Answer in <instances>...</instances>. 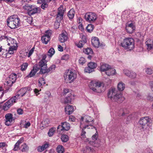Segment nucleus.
Returning a JSON list of instances; mask_svg holds the SVG:
<instances>
[{"label": "nucleus", "instance_id": "53", "mask_svg": "<svg viewBox=\"0 0 153 153\" xmlns=\"http://www.w3.org/2000/svg\"><path fill=\"white\" fill-rule=\"evenodd\" d=\"M145 72L146 74H151L152 73V70L150 68H147L145 69Z\"/></svg>", "mask_w": 153, "mask_h": 153}, {"label": "nucleus", "instance_id": "63", "mask_svg": "<svg viewBox=\"0 0 153 153\" xmlns=\"http://www.w3.org/2000/svg\"><path fill=\"white\" fill-rule=\"evenodd\" d=\"M61 60H62L66 61L67 60V55L66 54L63 55L61 57Z\"/></svg>", "mask_w": 153, "mask_h": 153}, {"label": "nucleus", "instance_id": "44", "mask_svg": "<svg viewBox=\"0 0 153 153\" xmlns=\"http://www.w3.org/2000/svg\"><path fill=\"white\" fill-rule=\"evenodd\" d=\"M28 66V64L27 63L25 62L23 63L21 66V70L22 71H23L25 70Z\"/></svg>", "mask_w": 153, "mask_h": 153}, {"label": "nucleus", "instance_id": "58", "mask_svg": "<svg viewBox=\"0 0 153 153\" xmlns=\"http://www.w3.org/2000/svg\"><path fill=\"white\" fill-rule=\"evenodd\" d=\"M31 0H22L21 1V3L22 5H25V4H27Z\"/></svg>", "mask_w": 153, "mask_h": 153}, {"label": "nucleus", "instance_id": "40", "mask_svg": "<svg viewBox=\"0 0 153 153\" xmlns=\"http://www.w3.org/2000/svg\"><path fill=\"white\" fill-rule=\"evenodd\" d=\"M88 66L91 68L92 70L94 71V69L96 68L97 66V64L94 62H90L88 63Z\"/></svg>", "mask_w": 153, "mask_h": 153}, {"label": "nucleus", "instance_id": "59", "mask_svg": "<svg viewBox=\"0 0 153 153\" xmlns=\"http://www.w3.org/2000/svg\"><path fill=\"white\" fill-rule=\"evenodd\" d=\"M149 84L151 91L153 92V81L149 82Z\"/></svg>", "mask_w": 153, "mask_h": 153}, {"label": "nucleus", "instance_id": "33", "mask_svg": "<svg viewBox=\"0 0 153 153\" xmlns=\"http://www.w3.org/2000/svg\"><path fill=\"white\" fill-rule=\"evenodd\" d=\"M75 13V11L73 9H71L68 11V16L70 19H72L74 18Z\"/></svg>", "mask_w": 153, "mask_h": 153}, {"label": "nucleus", "instance_id": "14", "mask_svg": "<svg viewBox=\"0 0 153 153\" xmlns=\"http://www.w3.org/2000/svg\"><path fill=\"white\" fill-rule=\"evenodd\" d=\"M68 76L69 83L72 82L77 77V74L76 71L74 70H68Z\"/></svg>", "mask_w": 153, "mask_h": 153}, {"label": "nucleus", "instance_id": "5", "mask_svg": "<svg viewBox=\"0 0 153 153\" xmlns=\"http://www.w3.org/2000/svg\"><path fill=\"white\" fill-rule=\"evenodd\" d=\"M64 10L62 7H60L58 8V13L56 18V20L54 24V27L57 29L59 27L60 21L63 18Z\"/></svg>", "mask_w": 153, "mask_h": 153}, {"label": "nucleus", "instance_id": "57", "mask_svg": "<svg viewBox=\"0 0 153 153\" xmlns=\"http://www.w3.org/2000/svg\"><path fill=\"white\" fill-rule=\"evenodd\" d=\"M147 99L148 101H153V96L150 94H149L147 97Z\"/></svg>", "mask_w": 153, "mask_h": 153}, {"label": "nucleus", "instance_id": "35", "mask_svg": "<svg viewBox=\"0 0 153 153\" xmlns=\"http://www.w3.org/2000/svg\"><path fill=\"white\" fill-rule=\"evenodd\" d=\"M67 40V36L65 35L64 33H62L61 36L59 38V40L61 42H65Z\"/></svg>", "mask_w": 153, "mask_h": 153}, {"label": "nucleus", "instance_id": "47", "mask_svg": "<svg viewBox=\"0 0 153 153\" xmlns=\"http://www.w3.org/2000/svg\"><path fill=\"white\" fill-rule=\"evenodd\" d=\"M135 27H126V30L127 31L130 33H131L134 31V30H135Z\"/></svg>", "mask_w": 153, "mask_h": 153}, {"label": "nucleus", "instance_id": "19", "mask_svg": "<svg viewBox=\"0 0 153 153\" xmlns=\"http://www.w3.org/2000/svg\"><path fill=\"white\" fill-rule=\"evenodd\" d=\"M67 122H62L61 125H59L57 128V132L60 133L61 131H67Z\"/></svg>", "mask_w": 153, "mask_h": 153}, {"label": "nucleus", "instance_id": "32", "mask_svg": "<svg viewBox=\"0 0 153 153\" xmlns=\"http://www.w3.org/2000/svg\"><path fill=\"white\" fill-rule=\"evenodd\" d=\"M56 150L58 153H64L65 152L63 147L61 145H58L56 148Z\"/></svg>", "mask_w": 153, "mask_h": 153}, {"label": "nucleus", "instance_id": "17", "mask_svg": "<svg viewBox=\"0 0 153 153\" xmlns=\"http://www.w3.org/2000/svg\"><path fill=\"white\" fill-rule=\"evenodd\" d=\"M40 9L38 7H36L35 5H31L30 10L28 12V14L31 16L39 12H40Z\"/></svg>", "mask_w": 153, "mask_h": 153}, {"label": "nucleus", "instance_id": "52", "mask_svg": "<svg viewBox=\"0 0 153 153\" xmlns=\"http://www.w3.org/2000/svg\"><path fill=\"white\" fill-rule=\"evenodd\" d=\"M67 136L63 134L62 135L61 139L62 142H67Z\"/></svg>", "mask_w": 153, "mask_h": 153}, {"label": "nucleus", "instance_id": "11", "mask_svg": "<svg viewBox=\"0 0 153 153\" xmlns=\"http://www.w3.org/2000/svg\"><path fill=\"white\" fill-rule=\"evenodd\" d=\"M151 120V119L149 117H144L140 118L138 123L142 126V128L143 129L145 126H148L150 124Z\"/></svg>", "mask_w": 153, "mask_h": 153}, {"label": "nucleus", "instance_id": "50", "mask_svg": "<svg viewBox=\"0 0 153 153\" xmlns=\"http://www.w3.org/2000/svg\"><path fill=\"white\" fill-rule=\"evenodd\" d=\"M93 71H94V70H92V69L88 66V67H86L84 69V71L86 73H90Z\"/></svg>", "mask_w": 153, "mask_h": 153}, {"label": "nucleus", "instance_id": "45", "mask_svg": "<svg viewBox=\"0 0 153 153\" xmlns=\"http://www.w3.org/2000/svg\"><path fill=\"white\" fill-rule=\"evenodd\" d=\"M45 79L43 78H40L39 80V85L41 86L45 84Z\"/></svg>", "mask_w": 153, "mask_h": 153}, {"label": "nucleus", "instance_id": "41", "mask_svg": "<svg viewBox=\"0 0 153 153\" xmlns=\"http://www.w3.org/2000/svg\"><path fill=\"white\" fill-rule=\"evenodd\" d=\"M94 29L93 25L92 24H89L86 27L87 31L89 33H91Z\"/></svg>", "mask_w": 153, "mask_h": 153}, {"label": "nucleus", "instance_id": "26", "mask_svg": "<svg viewBox=\"0 0 153 153\" xmlns=\"http://www.w3.org/2000/svg\"><path fill=\"white\" fill-rule=\"evenodd\" d=\"M75 97V96L73 92L70 93L68 89V103H71Z\"/></svg>", "mask_w": 153, "mask_h": 153}, {"label": "nucleus", "instance_id": "12", "mask_svg": "<svg viewBox=\"0 0 153 153\" xmlns=\"http://www.w3.org/2000/svg\"><path fill=\"white\" fill-rule=\"evenodd\" d=\"M51 34V30H48L45 32V34L41 37L42 41L44 44L46 45L48 43L50 40Z\"/></svg>", "mask_w": 153, "mask_h": 153}, {"label": "nucleus", "instance_id": "49", "mask_svg": "<svg viewBox=\"0 0 153 153\" xmlns=\"http://www.w3.org/2000/svg\"><path fill=\"white\" fill-rule=\"evenodd\" d=\"M79 63L82 65H83L86 62V60L83 57H80L79 59Z\"/></svg>", "mask_w": 153, "mask_h": 153}, {"label": "nucleus", "instance_id": "1", "mask_svg": "<svg viewBox=\"0 0 153 153\" xmlns=\"http://www.w3.org/2000/svg\"><path fill=\"white\" fill-rule=\"evenodd\" d=\"M108 97L112 101L118 103L122 102L125 100V97L121 94H117L115 88L109 90L108 93Z\"/></svg>", "mask_w": 153, "mask_h": 153}, {"label": "nucleus", "instance_id": "55", "mask_svg": "<svg viewBox=\"0 0 153 153\" xmlns=\"http://www.w3.org/2000/svg\"><path fill=\"white\" fill-rule=\"evenodd\" d=\"M75 120V118L74 117L73 115L70 116L69 117L68 121L70 122H74Z\"/></svg>", "mask_w": 153, "mask_h": 153}, {"label": "nucleus", "instance_id": "22", "mask_svg": "<svg viewBox=\"0 0 153 153\" xmlns=\"http://www.w3.org/2000/svg\"><path fill=\"white\" fill-rule=\"evenodd\" d=\"M91 42L93 46L95 47L98 48L100 46L99 39L97 37H92L91 39Z\"/></svg>", "mask_w": 153, "mask_h": 153}, {"label": "nucleus", "instance_id": "6", "mask_svg": "<svg viewBox=\"0 0 153 153\" xmlns=\"http://www.w3.org/2000/svg\"><path fill=\"white\" fill-rule=\"evenodd\" d=\"M40 64L41 68L38 74H48L49 72H52L54 71L56 68V66L54 65H51L48 68H47V64H45L44 63Z\"/></svg>", "mask_w": 153, "mask_h": 153}, {"label": "nucleus", "instance_id": "10", "mask_svg": "<svg viewBox=\"0 0 153 153\" xmlns=\"http://www.w3.org/2000/svg\"><path fill=\"white\" fill-rule=\"evenodd\" d=\"M97 15L94 13L89 12L87 13L85 16V20L88 22L92 23L94 22L97 19Z\"/></svg>", "mask_w": 153, "mask_h": 153}, {"label": "nucleus", "instance_id": "16", "mask_svg": "<svg viewBox=\"0 0 153 153\" xmlns=\"http://www.w3.org/2000/svg\"><path fill=\"white\" fill-rule=\"evenodd\" d=\"M1 38L7 41L8 42L7 45L9 46H11L13 45H17L16 40L10 37H8L6 36H2Z\"/></svg>", "mask_w": 153, "mask_h": 153}, {"label": "nucleus", "instance_id": "54", "mask_svg": "<svg viewBox=\"0 0 153 153\" xmlns=\"http://www.w3.org/2000/svg\"><path fill=\"white\" fill-rule=\"evenodd\" d=\"M32 18L31 17H29L26 19V21L29 24H31L32 22Z\"/></svg>", "mask_w": 153, "mask_h": 153}, {"label": "nucleus", "instance_id": "28", "mask_svg": "<svg viewBox=\"0 0 153 153\" xmlns=\"http://www.w3.org/2000/svg\"><path fill=\"white\" fill-rule=\"evenodd\" d=\"M93 149L91 147L86 146L82 149L81 152L83 153H93Z\"/></svg>", "mask_w": 153, "mask_h": 153}, {"label": "nucleus", "instance_id": "36", "mask_svg": "<svg viewBox=\"0 0 153 153\" xmlns=\"http://www.w3.org/2000/svg\"><path fill=\"white\" fill-rule=\"evenodd\" d=\"M20 149L22 152H25L28 150L29 147L25 143H24L21 145Z\"/></svg>", "mask_w": 153, "mask_h": 153}, {"label": "nucleus", "instance_id": "38", "mask_svg": "<svg viewBox=\"0 0 153 153\" xmlns=\"http://www.w3.org/2000/svg\"><path fill=\"white\" fill-rule=\"evenodd\" d=\"M55 53V51L54 48H51L48 51V56L49 58H51Z\"/></svg>", "mask_w": 153, "mask_h": 153}, {"label": "nucleus", "instance_id": "8", "mask_svg": "<svg viewBox=\"0 0 153 153\" xmlns=\"http://www.w3.org/2000/svg\"><path fill=\"white\" fill-rule=\"evenodd\" d=\"M98 136L97 131L96 133L92 136L91 141H90L89 138L87 139V140L90 144L94 147H99L100 143V141L99 139H97Z\"/></svg>", "mask_w": 153, "mask_h": 153}, {"label": "nucleus", "instance_id": "23", "mask_svg": "<svg viewBox=\"0 0 153 153\" xmlns=\"http://www.w3.org/2000/svg\"><path fill=\"white\" fill-rule=\"evenodd\" d=\"M87 40L85 36H82V39L79 42L76 43V45L79 48H81L83 47V45L86 42Z\"/></svg>", "mask_w": 153, "mask_h": 153}, {"label": "nucleus", "instance_id": "2", "mask_svg": "<svg viewBox=\"0 0 153 153\" xmlns=\"http://www.w3.org/2000/svg\"><path fill=\"white\" fill-rule=\"evenodd\" d=\"M7 26L11 29L17 28L21 26L20 20L16 15H13L9 17L7 20Z\"/></svg>", "mask_w": 153, "mask_h": 153}, {"label": "nucleus", "instance_id": "7", "mask_svg": "<svg viewBox=\"0 0 153 153\" xmlns=\"http://www.w3.org/2000/svg\"><path fill=\"white\" fill-rule=\"evenodd\" d=\"M85 120V124H89L88 125L89 126H90L91 128L93 129V128H95L96 130H97L96 128L92 126L93 124L94 120L93 118L90 116L88 115H86L84 117H82L80 119V127L81 128L82 125V122Z\"/></svg>", "mask_w": 153, "mask_h": 153}, {"label": "nucleus", "instance_id": "31", "mask_svg": "<svg viewBox=\"0 0 153 153\" xmlns=\"http://www.w3.org/2000/svg\"><path fill=\"white\" fill-rule=\"evenodd\" d=\"M22 140L20 139L15 144L13 149V151H17L19 149V145L22 142Z\"/></svg>", "mask_w": 153, "mask_h": 153}, {"label": "nucleus", "instance_id": "62", "mask_svg": "<svg viewBox=\"0 0 153 153\" xmlns=\"http://www.w3.org/2000/svg\"><path fill=\"white\" fill-rule=\"evenodd\" d=\"M63 47H62L60 45H58V49L59 51H63Z\"/></svg>", "mask_w": 153, "mask_h": 153}, {"label": "nucleus", "instance_id": "61", "mask_svg": "<svg viewBox=\"0 0 153 153\" xmlns=\"http://www.w3.org/2000/svg\"><path fill=\"white\" fill-rule=\"evenodd\" d=\"M17 112L18 114L21 115L23 114V111L22 109L19 108L17 110Z\"/></svg>", "mask_w": 153, "mask_h": 153}, {"label": "nucleus", "instance_id": "15", "mask_svg": "<svg viewBox=\"0 0 153 153\" xmlns=\"http://www.w3.org/2000/svg\"><path fill=\"white\" fill-rule=\"evenodd\" d=\"M41 67L37 64L35 65L33 67V69L29 74L26 76L27 78H31L34 76L36 72L39 70H40Z\"/></svg>", "mask_w": 153, "mask_h": 153}, {"label": "nucleus", "instance_id": "42", "mask_svg": "<svg viewBox=\"0 0 153 153\" xmlns=\"http://www.w3.org/2000/svg\"><path fill=\"white\" fill-rule=\"evenodd\" d=\"M84 52L87 54H92L93 53V51L92 49L91 48H88L85 49L84 50Z\"/></svg>", "mask_w": 153, "mask_h": 153}, {"label": "nucleus", "instance_id": "4", "mask_svg": "<svg viewBox=\"0 0 153 153\" xmlns=\"http://www.w3.org/2000/svg\"><path fill=\"white\" fill-rule=\"evenodd\" d=\"M89 86L91 89L96 93L103 92L105 90L104 84L100 82H91L89 84Z\"/></svg>", "mask_w": 153, "mask_h": 153}, {"label": "nucleus", "instance_id": "60", "mask_svg": "<svg viewBox=\"0 0 153 153\" xmlns=\"http://www.w3.org/2000/svg\"><path fill=\"white\" fill-rule=\"evenodd\" d=\"M46 3H44L42 4L41 8L42 9H45V8H47L48 7V4Z\"/></svg>", "mask_w": 153, "mask_h": 153}, {"label": "nucleus", "instance_id": "25", "mask_svg": "<svg viewBox=\"0 0 153 153\" xmlns=\"http://www.w3.org/2000/svg\"><path fill=\"white\" fill-rule=\"evenodd\" d=\"M145 44L147 46V48L148 50L153 49V40L151 39H148L146 42Z\"/></svg>", "mask_w": 153, "mask_h": 153}, {"label": "nucleus", "instance_id": "18", "mask_svg": "<svg viewBox=\"0 0 153 153\" xmlns=\"http://www.w3.org/2000/svg\"><path fill=\"white\" fill-rule=\"evenodd\" d=\"M5 118L6 121L5 123L6 125L7 126L10 125L11 123L14 120V118L13 117L12 114L10 113L6 114L5 116Z\"/></svg>", "mask_w": 153, "mask_h": 153}, {"label": "nucleus", "instance_id": "39", "mask_svg": "<svg viewBox=\"0 0 153 153\" xmlns=\"http://www.w3.org/2000/svg\"><path fill=\"white\" fill-rule=\"evenodd\" d=\"M89 125H86L82 128V132L81 134V135L83 138H85V134L86 132L85 131H84L85 129L86 128H87L88 129L91 128L90 127H88Z\"/></svg>", "mask_w": 153, "mask_h": 153}, {"label": "nucleus", "instance_id": "37", "mask_svg": "<svg viewBox=\"0 0 153 153\" xmlns=\"http://www.w3.org/2000/svg\"><path fill=\"white\" fill-rule=\"evenodd\" d=\"M42 59L39 61V62L38 64V65H39V66L41 68L42 65H40L41 64H40L42 63V62L44 63L45 64H47V62L45 61V59L47 57L46 55L45 54H42Z\"/></svg>", "mask_w": 153, "mask_h": 153}, {"label": "nucleus", "instance_id": "51", "mask_svg": "<svg viewBox=\"0 0 153 153\" xmlns=\"http://www.w3.org/2000/svg\"><path fill=\"white\" fill-rule=\"evenodd\" d=\"M42 123L43 125H44L45 126H47L50 123V121L48 119H46L42 121Z\"/></svg>", "mask_w": 153, "mask_h": 153}, {"label": "nucleus", "instance_id": "27", "mask_svg": "<svg viewBox=\"0 0 153 153\" xmlns=\"http://www.w3.org/2000/svg\"><path fill=\"white\" fill-rule=\"evenodd\" d=\"M110 68V66L106 64H102L100 68V70L102 71L106 72L108 69Z\"/></svg>", "mask_w": 153, "mask_h": 153}, {"label": "nucleus", "instance_id": "64", "mask_svg": "<svg viewBox=\"0 0 153 153\" xmlns=\"http://www.w3.org/2000/svg\"><path fill=\"white\" fill-rule=\"evenodd\" d=\"M67 93V89H64L63 90V91L62 92L61 94L62 96H64L65 95L66 93Z\"/></svg>", "mask_w": 153, "mask_h": 153}, {"label": "nucleus", "instance_id": "29", "mask_svg": "<svg viewBox=\"0 0 153 153\" xmlns=\"http://www.w3.org/2000/svg\"><path fill=\"white\" fill-rule=\"evenodd\" d=\"M116 73L115 70L113 68H111L110 66V68H109L105 72V74L108 76H112L115 74Z\"/></svg>", "mask_w": 153, "mask_h": 153}, {"label": "nucleus", "instance_id": "43", "mask_svg": "<svg viewBox=\"0 0 153 153\" xmlns=\"http://www.w3.org/2000/svg\"><path fill=\"white\" fill-rule=\"evenodd\" d=\"M55 130L56 128H52L50 129L48 133V136L49 137L52 136L53 135Z\"/></svg>", "mask_w": 153, "mask_h": 153}, {"label": "nucleus", "instance_id": "13", "mask_svg": "<svg viewBox=\"0 0 153 153\" xmlns=\"http://www.w3.org/2000/svg\"><path fill=\"white\" fill-rule=\"evenodd\" d=\"M16 97H13L6 102L3 106V109L5 111L7 110L13 103L16 102Z\"/></svg>", "mask_w": 153, "mask_h": 153}, {"label": "nucleus", "instance_id": "3", "mask_svg": "<svg viewBox=\"0 0 153 153\" xmlns=\"http://www.w3.org/2000/svg\"><path fill=\"white\" fill-rule=\"evenodd\" d=\"M120 45L127 51H131L134 48V41L131 38H126L124 39L120 44Z\"/></svg>", "mask_w": 153, "mask_h": 153}, {"label": "nucleus", "instance_id": "24", "mask_svg": "<svg viewBox=\"0 0 153 153\" xmlns=\"http://www.w3.org/2000/svg\"><path fill=\"white\" fill-rule=\"evenodd\" d=\"M49 146V144L47 143H46L44 144L42 146H39L37 147V149L38 152H42L47 149Z\"/></svg>", "mask_w": 153, "mask_h": 153}, {"label": "nucleus", "instance_id": "30", "mask_svg": "<svg viewBox=\"0 0 153 153\" xmlns=\"http://www.w3.org/2000/svg\"><path fill=\"white\" fill-rule=\"evenodd\" d=\"M125 84L122 82H120L117 85V88L119 91H123L125 88Z\"/></svg>", "mask_w": 153, "mask_h": 153}, {"label": "nucleus", "instance_id": "21", "mask_svg": "<svg viewBox=\"0 0 153 153\" xmlns=\"http://www.w3.org/2000/svg\"><path fill=\"white\" fill-rule=\"evenodd\" d=\"M16 75L15 73H12L10 74L8 78V80L7 81V83L9 84L10 83L11 84H13L14 82L16 80Z\"/></svg>", "mask_w": 153, "mask_h": 153}, {"label": "nucleus", "instance_id": "9", "mask_svg": "<svg viewBox=\"0 0 153 153\" xmlns=\"http://www.w3.org/2000/svg\"><path fill=\"white\" fill-rule=\"evenodd\" d=\"M32 89L30 87H27L22 88L18 92L17 94L14 97H16V101L19 98V96L22 97L25 94H28Z\"/></svg>", "mask_w": 153, "mask_h": 153}, {"label": "nucleus", "instance_id": "20", "mask_svg": "<svg viewBox=\"0 0 153 153\" xmlns=\"http://www.w3.org/2000/svg\"><path fill=\"white\" fill-rule=\"evenodd\" d=\"M123 72L125 75L130 78L134 79L136 77V74L135 72L133 71H130L126 69L123 70Z\"/></svg>", "mask_w": 153, "mask_h": 153}, {"label": "nucleus", "instance_id": "48", "mask_svg": "<svg viewBox=\"0 0 153 153\" xmlns=\"http://www.w3.org/2000/svg\"><path fill=\"white\" fill-rule=\"evenodd\" d=\"M30 5H31L29 4H26L24 5V6L22 7L24 9L27 11L28 13V11L30 10Z\"/></svg>", "mask_w": 153, "mask_h": 153}, {"label": "nucleus", "instance_id": "56", "mask_svg": "<svg viewBox=\"0 0 153 153\" xmlns=\"http://www.w3.org/2000/svg\"><path fill=\"white\" fill-rule=\"evenodd\" d=\"M35 48L33 47V48L29 51L28 54L27 56L28 57H30V56L32 55L34 50Z\"/></svg>", "mask_w": 153, "mask_h": 153}, {"label": "nucleus", "instance_id": "46", "mask_svg": "<svg viewBox=\"0 0 153 153\" xmlns=\"http://www.w3.org/2000/svg\"><path fill=\"white\" fill-rule=\"evenodd\" d=\"M9 48L8 51H16L17 50V45H13L11 46H10Z\"/></svg>", "mask_w": 153, "mask_h": 153}, {"label": "nucleus", "instance_id": "34", "mask_svg": "<svg viewBox=\"0 0 153 153\" xmlns=\"http://www.w3.org/2000/svg\"><path fill=\"white\" fill-rule=\"evenodd\" d=\"M74 107L72 105H68V114H72L74 111Z\"/></svg>", "mask_w": 153, "mask_h": 153}]
</instances>
